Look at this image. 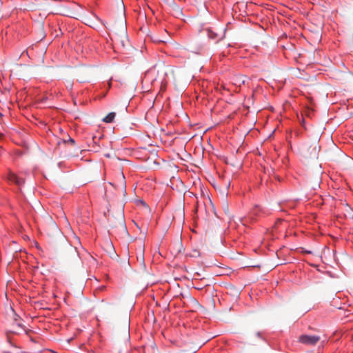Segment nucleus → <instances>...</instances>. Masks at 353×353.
<instances>
[{
    "mask_svg": "<svg viewBox=\"0 0 353 353\" xmlns=\"http://www.w3.org/2000/svg\"><path fill=\"white\" fill-rule=\"evenodd\" d=\"M8 179L10 182H13L16 183L18 185H21L24 183V180L23 179H21L18 177L14 173H10L8 176Z\"/></svg>",
    "mask_w": 353,
    "mask_h": 353,
    "instance_id": "nucleus-8",
    "label": "nucleus"
},
{
    "mask_svg": "<svg viewBox=\"0 0 353 353\" xmlns=\"http://www.w3.org/2000/svg\"><path fill=\"white\" fill-rule=\"evenodd\" d=\"M139 259L140 261L143 263L144 262V256H143V252H142L141 254V256L139 257Z\"/></svg>",
    "mask_w": 353,
    "mask_h": 353,
    "instance_id": "nucleus-16",
    "label": "nucleus"
},
{
    "mask_svg": "<svg viewBox=\"0 0 353 353\" xmlns=\"http://www.w3.org/2000/svg\"><path fill=\"white\" fill-rule=\"evenodd\" d=\"M320 339V336H318L303 334L299 336V341L304 345H314L316 344Z\"/></svg>",
    "mask_w": 353,
    "mask_h": 353,
    "instance_id": "nucleus-6",
    "label": "nucleus"
},
{
    "mask_svg": "<svg viewBox=\"0 0 353 353\" xmlns=\"http://www.w3.org/2000/svg\"><path fill=\"white\" fill-rule=\"evenodd\" d=\"M64 143H70V145H74L75 144V141L73 139L69 137V139L66 141V140H64Z\"/></svg>",
    "mask_w": 353,
    "mask_h": 353,
    "instance_id": "nucleus-14",
    "label": "nucleus"
},
{
    "mask_svg": "<svg viewBox=\"0 0 353 353\" xmlns=\"http://www.w3.org/2000/svg\"><path fill=\"white\" fill-rule=\"evenodd\" d=\"M116 114L115 112L109 113L105 118L103 119V121L105 123H112L113 122L115 118Z\"/></svg>",
    "mask_w": 353,
    "mask_h": 353,
    "instance_id": "nucleus-13",
    "label": "nucleus"
},
{
    "mask_svg": "<svg viewBox=\"0 0 353 353\" xmlns=\"http://www.w3.org/2000/svg\"><path fill=\"white\" fill-rule=\"evenodd\" d=\"M108 221L111 228L120 227L122 229H125L124 216L122 212L117 213V218H114L113 215L111 216H109Z\"/></svg>",
    "mask_w": 353,
    "mask_h": 353,
    "instance_id": "nucleus-5",
    "label": "nucleus"
},
{
    "mask_svg": "<svg viewBox=\"0 0 353 353\" xmlns=\"http://www.w3.org/2000/svg\"><path fill=\"white\" fill-rule=\"evenodd\" d=\"M77 77L78 81L83 83L88 80L89 75L86 70H82L78 72Z\"/></svg>",
    "mask_w": 353,
    "mask_h": 353,
    "instance_id": "nucleus-9",
    "label": "nucleus"
},
{
    "mask_svg": "<svg viewBox=\"0 0 353 353\" xmlns=\"http://www.w3.org/2000/svg\"><path fill=\"white\" fill-rule=\"evenodd\" d=\"M168 5L172 8V10L174 12V14L176 16H179L182 14V11L181 8L176 4L174 0L171 1Z\"/></svg>",
    "mask_w": 353,
    "mask_h": 353,
    "instance_id": "nucleus-11",
    "label": "nucleus"
},
{
    "mask_svg": "<svg viewBox=\"0 0 353 353\" xmlns=\"http://www.w3.org/2000/svg\"><path fill=\"white\" fill-rule=\"evenodd\" d=\"M44 231L52 239L59 238L63 239L62 233L58 228L57 225L50 216L45 221Z\"/></svg>",
    "mask_w": 353,
    "mask_h": 353,
    "instance_id": "nucleus-2",
    "label": "nucleus"
},
{
    "mask_svg": "<svg viewBox=\"0 0 353 353\" xmlns=\"http://www.w3.org/2000/svg\"><path fill=\"white\" fill-rule=\"evenodd\" d=\"M105 246L107 248V252H108L111 258L117 257V254L114 251V248L113 247L112 243L110 241H107L105 243Z\"/></svg>",
    "mask_w": 353,
    "mask_h": 353,
    "instance_id": "nucleus-10",
    "label": "nucleus"
},
{
    "mask_svg": "<svg viewBox=\"0 0 353 353\" xmlns=\"http://www.w3.org/2000/svg\"><path fill=\"white\" fill-rule=\"evenodd\" d=\"M205 30L208 37L212 40H216V41H218L219 40H221L224 37V32L222 34H219L215 32L212 28H207Z\"/></svg>",
    "mask_w": 353,
    "mask_h": 353,
    "instance_id": "nucleus-7",
    "label": "nucleus"
},
{
    "mask_svg": "<svg viewBox=\"0 0 353 353\" xmlns=\"http://www.w3.org/2000/svg\"><path fill=\"white\" fill-rule=\"evenodd\" d=\"M112 30L116 43L121 45L123 48H126L129 46V40L127 36L125 21H122L120 24H113Z\"/></svg>",
    "mask_w": 353,
    "mask_h": 353,
    "instance_id": "nucleus-1",
    "label": "nucleus"
},
{
    "mask_svg": "<svg viewBox=\"0 0 353 353\" xmlns=\"http://www.w3.org/2000/svg\"><path fill=\"white\" fill-rule=\"evenodd\" d=\"M320 147L317 143L310 145H305L300 149L301 156L305 159H314L318 158Z\"/></svg>",
    "mask_w": 353,
    "mask_h": 353,
    "instance_id": "nucleus-3",
    "label": "nucleus"
},
{
    "mask_svg": "<svg viewBox=\"0 0 353 353\" xmlns=\"http://www.w3.org/2000/svg\"><path fill=\"white\" fill-rule=\"evenodd\" d=\"M13 313V323H12L11 329L9 330V332L14 334H19L21 332L25 331L27 333V331L26 330L25 327L22 323L21 317L16 314L14 312Z\"/></svg>",
    "mask_w": 353,
    "mask_h": 353,
    "instance_id": "nucleus-4",
    "label": "nucleus"
},
{
    "mask_svg": "<svg viewBox=\"0 0 353 353\" xmlns=\"http://www.w3.org/2000/svg\"><path fill=\"white\" fill-rule=\"evenodd\" d=\"M72 85H73V82L71 81H67V88H69V89H72Z\"/></svg>",
    "mask_w": 353,
    "mask_h": 353,
    "instance_id": "nucleus-15",
    "label": "nucleus"
},
{
    "mask_svg": "<svg viewBox=\"0 0 353 353\" xmlns=\"http://www.w3.org/2000/svg\"><path fill=\"white\" fill-rule=\"evenodd\" d=\"M233 81H234L233 83L235 85H238L239 87H241V85L245 84L246 79H245V77L237 76V77L234 78Z\"/></svg>",
    "mask_w": 353,
    "mask_h": 353,
    "instance_id": "nucleus-12",
    "label": "nucleus"
}]
</instances>
